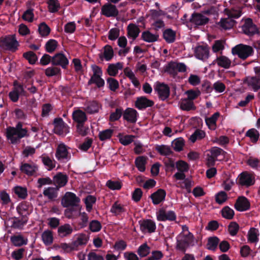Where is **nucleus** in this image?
<instances>
[{
  "mask_svg": "<svg viewBox=\"0 0 260 260\" xmlns=\"http://www.w3.org/2000/svg\"><path fill=\"white\" fill-rule=\"evenodd\" d=\"M28 136V131L22 127L21 122H18L15 127L9 126L7 128L6 137L12 144L18 143L21 139Z\"/></svg>",
  "mask_w": 260,
  "mask_h": 260,
  "instance_id": "f257e3e1",
  "label": "nucleus"
},
{
  "mask_svg": "<svg viewBox=\"0 0 260 260\" xmlns=\"http://www.w3.org/2000/svg\"><path fill=\"white\" fill-rule=\"evenodd\" d=\"M231 52L233 55L237 56L240 59L245 60L253 55L254 50L249 45L239 44L232 48Z\"/></svg>",
  "mask_w": 260,
  "mask_h": 260,
  "instance_id": "f03ea898",
  "label": "nucleus"
},
{
  "mask_svg": "<svg viewBox=\"0 0 260 260\" xmlns=\"http://www.w3.org/2000/svg\"><path fill=\"white\" fill-rule=\"evenodd\" d=\"M207 154V165L208 167H213L217 160H221L225 156L226 152L222 149L217 147H212L209 150Z\"/></svg>",
  "mask_w": 260,
  "mask_h": 260,
  "instance_id": "7ed1b4c3",
  "label": "nucleus"
},
{
  "mask_svg": "<svg viewBox=\"0 0 260 260\" xmlns=\"http://www.w3.org/2000/svg\"><path fill=\"white\" fill-rule=\"evenodd\" d=\"M19 45L15 35H7L0 38V47L4 50L15 52L18 50Z\"/></svg>",
  "mask_w": 260,
  "mask_h": 260,
  "instance_id": "20e7f679",
  "label": "nucleus"
},
{
  "mask_svg": "<svg viewBox=\"0 0 260 260\" xmlns=\"http://www.w3.org/2000/svg\"><path fill=\"white\" fill-rule=\"evenodd\" d=\"M186 71V66L182 62L177 63L170 61L165 68V72L173 77L177 76L178 72L184 73Z\"/></svg>",
  "mask_w": 260,
  "mask_h": 260,
  "instance_id": "39448f33",
  "label": "nucleus"
},
{
  "mask_svg": "<svg viewBox=\"0 0 260 260\" xmlns=\"http://www.w3.org/2000/svg\"><path fill=\"white\" fill-rule=\"evenodd\" d=\"M193 235L188 232L187 234L183 235L182 239L177 240L176 248L183 253H185L188 247L190 245H193Z\"/></svg>",
  "mask_w": 260,
  "mask_h": 260,
  "instance_id": "423d86ee",
  "label": "nucleus"
},
{
  "mask_svg": "<svg viewBox=\"0 0 260 260\" xmlns=\"http://www.w3.org/2000/svg\"><path fill=\"white\" fill-rule=\"evenodd\" d=\"M55 157L61 162H67L70 160L71 154L68 150V147L64 144L60 143L57 146Z\"/></svg>",
  "mask_w": 260,
  "mask_h": 260,
  "instance_id": "0eeeda50",
  "label": "nucleus"
},
{
  "mask_svg": "<svg viewBox=\"0 0 260 260\" xmlns=\"http://www.w3.org/2000/svg\"><path fill=\"white\" fill-rule=\"evenodd\" d=\"M54 133L58 135H64L69 133L70 127L61 118H56L54 119Z\"/></svg>",
  "mask_w": 260,
  "mask_h": 260,
  "instance_id": "6e6552de",
  "label": "nucleus"
},
{
  "mask_svg": "<svg viewBox=\"0 0 260 260\" xmlns=\"http://www.w3.org/2000/svg\"><path fill=\"white\" fill-rule=\"evenodd\" d=\"M209 21V18L204 16L203 14L194 12L189 19V22L193 25L194 27L199 26H204Z\"/></svg>",
  "mask_w": 260,
  "mask_h": 260,
  "instance_id": "1a4fd4ad",
  "label": "nucleus"
},
{
  "mask_svg": "<svg viewBox=\"0 0 260 260\" xmlns=\"http://www.w3.org/2000/svg\"><path fill=\"white\" fill-rule=\"evenodd\" d=\"M176 213L172 210L167 212L164 209L161 208L156 212V218L159 221H174L176 220Z\"/></svg>",
  "mask_w": 260,
  "mask_h": 260,
  "instance_id": "9d476101",
  "label": "nucleus"
},
{
  "mask_svg": "<svg viewBox=\"0 0 260 260\" xmlns=\"http://www.w3.org/2000/svg\"><path fill=\"white\" fill-rule=\"evenodd\" d=\"M242 31L243 33L249 37L258 34L257 26L253 23L251 18L245 20L244 24L242 26Z\"/></svg>",
  "mask_w": 260,
  "mask_h": 260,
  "instance_id": "9b49d317",
  "label": "nucleus"
},
{
  "mask_svg": "<svg viewBox=\"0 0 260 260\" xmlns=\"http://www.w3.org/2000/svg\"><path fill=\"white\" fill-rule=\"evenodd\" d=\"M80 201V199L74 193L67 192L62 200L61 204L64 207L78 206Z\"/></svg>",
  "mask_w": 260,
  "mask_h": 260,
  "instance_id": "f8f14e48",
  "label": "nucleus"
},
{
  "mask_svg": "<svg viewBox=\"0 0 260 260\" xmlns=\"http://www.w3.org/2000/svg\"><path fill=\"white\" fill-rule=\"evenodd\" d=\"M154 90L157 93L159 99L162 101H165L170 96V87L164 83L158 82L154 88Z\"/></svg>",
  "mask_w": 260,
  "mask_h": 260,
  "instance_id": "ddd939ff",
  "label": "nucleus"
},
{
  "mask_svg": "<svg viewBox=\"0 0 260 260\" xmlns=\"http://www.w3.org/2000/svg\"><path fill=\"white\" fill-rule=\"evenodd\" d=\"M118 13L119 12L116 7L111 3H108L105 4L101 8V15L107 17H115L118 15Z\"/></svg>",
  "mask_w": 260,
  "mask_h": 260,
  "instance_id": "4468645a",
  "label": "nucleus"
},
{
  "mask_svg": "<svg viewBox=\"0 0 260 260\" xmlns=\"http://www.w3.org/2000/svg\"><path fill=\"white\" fill-rule=\"evenodd\" d=\"M52 59L53 66H59L63 69H66L69 63L68 59L62 53H56L52 56Z\"/></svg>",
  "mask_w": 260,
  "mask_h": 260,
  "instance_id": "2eb2a0df",
  "label": "nucleus"
},
{
  "mask_svg": "<svg viewBox=\"0 0 260 260\" xmlns=\"http://www.w3.org/2000/svg\"><path fill=\"white\" fill-rule=\"evenodd\" d=\"M140 226V230L143 233L147 232L149 233H152L155 232L156 226L155 222L149 219H143L139 221Z\"/></svg>",
  "mask_w": 260,
  "mask_h": 260,
  "instance_id": "dca6fc26",
  "label": "nucleus"
},
{
  "mask_svg": "<svg viewBox=\"0 0 260 260\" xmlns=\"http://www.w3.org/2000/svg\"><path fill=\"white\" fill-rule=\"evenodd\" d=\"M234 207L236 210L240 212L249 210L250 208V203L247 198L241 196L236 200Z\"/></svg>",
  "mask_w": 260,
  "mask_h": 260,
  "instance_id": "f3484780",
  "label": "nucleus"
},
{
  "mask_svg": "<svg viewBox=\"0 0 260 260\" xmlns=\"http://www.w3.org/2000/svg\"><path fill=\"white\" fill-rule=\"evenodd\" d=\"M166 197V191L164 189L159 188L152 193L149 197L153 204L157 205L164 202Z\"/></svg>",
  "mask_w": 260,
  "mask_h": 260,
  "instance_id": "a211bd4d",
  "label": "nucleus"
},
{
  "mask_svg": "<svg viewBox=\"0 0 260 260\" xmlns=\"http://www.w3.org/2000/svg\"><path fill=\"white\" fill-rule=\"evenodd\" d=\"M139 115L138 112L134 109L127 108L123 112V119L130 123H135Z\"/></svg>",
  "mask_w": 260,
  "mask_h": 260,
  "instance_id": "6ab92c4d",
  "label": "nucleus"
},
{
  "mask_svg": "<svg viewBox=\"0 0 260 260\" xmlns=\"http://www.w3.org/2000/svg\"><path fill=\"white\" fill-rule=\"evenodd\" d=\"M68 179V176L66 174L58 172L53 177L52 183L55 185L57 189H59L67 184Z\"/></svg>",
  "mask_w": 260,
  "mask_h": 260,
  "instance_id": "aec40b11",
  "label": "nucleus"
},
{
  "mask_svg": "<svg viewBox=\"0 0 260 260\" xmlns=\"http://www.w3.org/2000/svg\"><path fill=\"white\" fill-rule=\"evenodd\" d=\"M154 104L153 101L147 99L146 96H142L137 98L135 106L139 110H143L148 107H152Z\"/></svg>",
  "mask_w": 260,
  "mask_h": 260,
  "instance_id": "412c9836",
  "label": "nucleus"
},
{
  "mask_svg": "<svg viewBox=\"0 0 260 260\" xmlns=\"http://www.w3.org/2000/svg\"><path fill=\"white\" fill-rule=\"evenodd\" d=\"M239 183L247 187L251 186L254 184L255 180L250 174L247 172L241 173L239 176Z\"/></svg>",
  "mask_w": 260,
  "mask_h": 260,
  "instance_id": "4be33fe9",
  "label": "nucleus"
},
{
  "mask_svg": "<svg viewBox=\"0 0 260 260\" xmlns=\"http://www.w3.org/2000/svg\"><path fill=\"white\" fill-rule=\"evenodd\" d=\"M195 56L202 60L209 57V50L207 46L200 45L196 47L194 50Z\"/></svg>",
  "mask_w": 260,
  "mask_h": 260,
  "instance_id": "5701e85b",
  "label": "nucleus"
},
{
  "mask_svg": "<svg viewBox=\"0 0 260 260\" xmlns=\"http://www.w3.org/2000/svg\"><path fill=\"white\" fill-rule=\"evenodd\" d=\"M72 118L74 121L77 123V124L85 123L87 120L86 113L80 109H77L73 111Z\"/></svg>",
  "mask_w": 260,
  "mask_h": 260,
  "instance_id": "b1692460",
  "label": "nucleus"
},
{
  "mask_svg": "<svg viewBox=\"0 0 260 260\" xmlns=\"http://www.w3.org/2000/svg\"><path fill=\"white\" fill-rule=\"evenodd\" d=\"M38 169L37 166L34 163H23L20 166L21 171L28 176H32Z\"/></svg>",
  "mask_w": 260,
  "mask_h": 260,
  "instance_id": "393cba45",
  "label": "nucleus"
},
{
  "mask_svg": "<svg viewBox=\"0 0 260 260\" xmlns=\"http://www.w3.org/2000/svg\"><path fill=\"white\" fill-rule=\"evenodd\" d=\"M21 218L14 217L12 219L14 220L12 222V227L14 229L21 230L23 226L27 223L28 218L27 215H21Z\"/></svg>",
  "mask_w": 260,
  "mask_h": 260,
  "instance_id": "a878e982",
  "label": "nucleus"
},
{
  "mask_svg": "<svg viewBox=\"0 0 260 260\" xmlns=\"http://www.w3.org/2000/svg\"><path fill=\"white\" fill-rule=\"evenodd\" d=\"M99 56L101 61H103L104 59L108 61L111 60L114 56V51L112 47L109 45H106L104 47L103 53H100Z\"/></svg>",
  "mask_w": 260,
  "mask_h": 260,
  "instance_id": "bb28decb",
  "label": "nucleus"
},
{
  "mask_svg": "<svg viewBox=\"0 0 260 260\" xmlns=\"http://www.w3.org/2000/svg\"><path fill=\"white\" fill-rule=\"evenodd\" d=\"M127 37L134 41L138 37L140 29L139 27L134 23H130L127 27Z\"/></svg>",
  "mask_w": 260,
  "mask_h": 260,
  "instance_id": "cd10ccee",
  "label": "nucleus"
},
{
  "mask_svg": "<svg viewBox=\"0 0 260 260\" xmlns=\"http://www.w3.org/2000/svg\"><path fill=\"white\" fill-rule=\"evenodd\" d=\"M162 37L167 43L171 44L176 40V32L171 28H167L164 30Z\"/></svg>",
  "mask_w": 260,
  "mask_h": 260,
  "instance_id": "c85d7f7f",
  "label": "nucleus"
},
{
  "mask_svg": "<svg viewBox=\"0 0 260 260\" xmlns=\"http://www.w3.org/2000/svg\"><path fill=\"white\" fill-rule=\"evenodd\" d=\"M244 83L251 86L254 91H257L260 88V79L256 77H246L244 80Z\"/></svg>",
  "mask_w": 260,
  "mask_h": 260,
  "instance_id": "c756f323",
  "label": "nucleus"
},
{
  "mask_svg": "<svg viewBox=\"0 0 260 260\" xmlns=\"http://www.w3.org/2000/svg\"><path fill=\"white\" fill-rule=\"evenodd\" d=\"M159 35L153 34L148 30L144 31L142 33L141 39L146 42L152 43L158 40Z\"/></svg>",
  "mask_w": 260,
  "mask_h": 260,
  "instance_id": "7c9ffc66",
  "label": "nucleus"
},
{
  "mask_svg": "<svg viewBox=\"0 0 260 260\" xmlns=\"http://www.w3.org/2000/svg\"><path fill=\"white\" fill-rule=\"evenodd\" d=\"M100 107V105L98 102L92 101L87 103L85 110L87 113L92 114L98 112Z\"/></svg>",
  "mask_w": 260,
  "mask_h": 260,
  "instance_id": "2f4dec72",
  "label": "nucleus"
},
{
  "mask_svg": "<svg viewBox=\"0 0 260 260\" xmlns=\"http://www.w3.org/2000/svg\"><path fill=\"white\" fill-rule=\"evenodd\" d=\"M73 228L68 223L61 225L58 228V235L61 237H67L72 234Z\"/></svg>",
  "mask_w": 260,
  "mask_h": 260,
  "instance_id": "473e14b6",
  "label": "nucleus"
},
{
  "mask_svg": "<svg viewBox=\"0 0 260 260\" xmlns=\"http://www.w3.org/2000/svg\"><path fill=\"white\" fill-rule=\"evenodd\" d=\"M123 68L122 63L118 62L115 64H110L107 68L108 74L111 76H115L118 72V70H121Z\"/></svg>",
  "mask_w": 260,
  "mask_h": 260,
  "instance_id": "72a5a7b5",
  "label": "nucleus"
},
{
  "mask_svg": "<svg viewBox=\"0 0 260 260\" xmlns=\"http://www.w3.org/2000/svg\"><path fill=\"white\" fill-rule=\"evenodd\" d=\"M214 61H216L218 66L224 69H229L231 64L230 59L225 56H220L217 57Z\"/></svg>",
  "mask_w": 260,
  "mask_h": 260,
  "instance_id": "f704fd0d",
  "label": "nucleus"
},
{
  "mask_svg": "<svg viewBox=\"0 0 260 260\" xmlns=\"http://www.w3.org/2000/svg\"><path fill=\"white\" fill-rule=\"evenodd\" d=\"M12 243L16 246H21L26 245L27 239L24 238L21 235H14L11 237Z\"/></svg>",
  "mask_w": 260,
  "mask_h": 260,
  "instance_id": "c9c22d12",
  "label": "nucleus"
},
{
  "mask_svg": "<svg viewBox=\"0 0 260 260\" xmlns=\"http://www.w3.org/2000/svg\"><path fill=\"white\" fill-rule=\"evenodd\" d=\"M258 230L254 228H251L247 234V239L250 243H256L258 241Z\"/></svg>",
  "mask_w": 260,
  "mask_h": 260,
  "instance_id": "e433bc0d",
  "label": "nucleus"
},
{
  "mask_svg": "<svg viewBox=\"0 0 260 260\" xmlns=\"http://www.w3.org/2000/svg\"><path fill=\"white\" fill-rule=\"evenodd\" d=\"M101 76L92 75L87 82L88 85L95 84L98 88L103 87L105 85V81L101 78Z\"/></svg>",
  "mask_w": 260,
  "mask_h": 260,
  "instance_id": "4c0bfd02",
  "label": "nucleus"
},
{
  "mask_svg": "<svg viewBox=\"0 0 260 260\" xmlns=\"http://www.w3.org/2000/svg\"><path fill=\"white\" fill-rule=\"evenodd\" d=\"M42 162L48 170L50 171L55 167V161L52 160L48 156L43 154L40 156Z\"/></svg>",
  "mask_w": 260,
  "mask_h": 260,
  "instance_id": "58836bf2",
  "label": "nucleus"
},
{
  "mask_svg": "<svg viewBox=\"0 0 260 260\" xmlns=\"http://www.w3.org/2000/svg\"><path fill=\"white\" fill-rule=\"evenodd\" d=\"M147 157L144 156L137 157L135 161V165L140 172H144L145 170V165Z\"/></svg>",
  "mask_w": 260,
  "mask_h": 260,
  "instance_id": "ea45409f",
  "label": "nucleus"
},
{
  "mask_svg": "<svg viewBox=\"0 0 260 260\" xmlns=\"http://www.w3.org/2000/svg\"><path fill=\"white\" fill-rule=\"evenodd\" d=\"M235 21L229 18H222L218 24L223 29L227 30L232 28Z\"/></svg>",
  "mask_w": 260,
  "mask_h": 260,
  "instance_id": "a19ab883",
  "label": "nucleus"
},
{
  "mask_svg": "<svg viewBox=\"0 0 260 260\" xmlns=\"http://www.w3.org/2000/svg\"><path fill=\"white\" fill-rule=\"evenodd\" d=\"M42 238L44 243L46 245H51L53 241L52 232L50 230L45 231L42 235Z\"/></svg>",
  "mask_w": 260,
  "mask_h": 260,
  "instance_id": "79ce46f5",
  "label": "nucleus"
},
{
  "mask_svg": "<svg viewBox=\"0 0 260 260\" xmlns=\"http://www.w3.org/2000/svg\"><path fill=\"white\" fill-rule=\"evenodd\" d=\"M219 242V239L217 237H211L208 238L207 248L210 250L215 251Z\"/></svg>",
  "mask_w": 260,
  "mask_h": 260,
  "instance_id": "37998d69",
  "label": "nucleus"
},
{
  "mask_svg": "<svg viewBox=\"0 0 260 260\" xmlns=\"http://www.w3.org/2000/svg\"><path fill=\"white\" fill-rule=\"evenodd\" d=\"M181 109L184 111H189L191 110H195L196 107L192 101L184 99L180 104Z\"/></svg>",
  "mask_w": 260,
  "mask_h": 260,
  "instance_id": "c03bdc74",
  "label": "nucleus"
},
{
  "mask_svg": "<svg viewBox=\"0 0 260 260\" xmlns=\"http://www.w3.org/2000/svg\"><path fill=\"white\" fill-rule=\"evenodd\" d=\"M110 212L115 215H118L122 213L125 212V209L123 206L118 204L117 202H115L112 206Z\"/></svg>",
  "mask_w": 260,
  "mask_h": 260,
  "instance_id": "a18cd8bd",
  "label": "nucleus"
},
{
  "mask_svg": "<svg viewBox=\"0 0 260 260\" xmlns=\"http://www.w3.org/2000/svg\"><path fill=\"white\" fill-rule=\"evenodd\" d=\"M23 57L27 60L30 64H34L38 60V57L36 53L31 51L24 52Z\"/></svg>",
  "mask_w": 260,
  "mask_h": 260,
  "instance_id": "49530a36",
  "label": "nucleus"
},
{
  "mask_svg": "<svg viewBox=\"0 0 260 260\" xmlns=\"http://www.w3.org/2000/svg\"><path fill=\"white\" fill-rule=\"evenodd\" d=\"M59 189H57L56 187H49L46 188L44 191L43 194L45 197H48V198L50 200H52L54 198H56L57 196V190Z\"/></svg>",
  "mask_w": 260,
  "mask_h": 260,
  "instance_id": "de8ad7c7",
  "label": "nucleus"
},
{
  "mask_svg": "<svg viewBox=\"0 0 260 260\" xmlns=\"http://www.w3.org/2000/svg\"><path fill=\"white\" fill-rule=\"evenodd\" d=\"M58 42L54 39L49 40L45 44L46 51L50 53L53 52L58 46Z\"/></svg>",
  "mask_w": 260,
  "mask_h": 260,
  "instance_id": "09e8293b",
  "label": "nucleus"
},
{
  "mask_svg": "<svg viewBox=\"0 0 260 260\" xmlns=\"http://www.w3.org/2000/svg\"><path fill=\"white\" fill-rule=\"evenodd\" d=\"M47 4L48 10L50 13H56L60 8V5L58 0H49Z\"/></svg>",
  "mask_w": 260,
  "mask_h": 260,
  "instance_id": "8fccbe9b",
  "label": "nucleus"
},
{
  "mask_svg": "<svg viewBox=\"0 0 260 260\" xmlns=\"http://www.w3.org/2000/svg\"><path fill=\"white\" fill-rule=\"evenodd\" d=\"M114 131L111 128H108L100 132L99 134V139L104 141L108 139H110L112 137Z\"/></svg>",
  "mask_w": 260,
  "mask_h": 260,
  "instance_id": "3c124183",
  "label": "nucleus"
},
{
  "mask_svg": "<svg viewBox=\"0 0 260 260\" xmlns=\"http://www.w3.org/2000/svg\"><path fill=\"white\" fill-rule=\"evenodd\" d=\"M206 136L205 133L201 129H197L190 136L189 140L192 143H194L197 140H201Z\"/></svg>",
  "mask_w": 260,
  "mask_h": 260,
  "instance_id": "603ef678",
  "label": "nucleus"
},
{
  "mask_svg": "<svg viewBox=\"0 0 260 260\" xmlns=\"http://www.w3.org/2000/svg\"><path fill=\"white\" fill-rule=\"evenodd\" d=\"M156 150L161 155L168 156L173 153L170 147L167 145H157Z\"/></svg>",
  "mask_w": 260,
  "mask_h": 260,
  "instance_id": "864d4df0",
  "label": "nucleus"
},
{
  "mask_svg": "<svg viewBox=\"0 0 260 260\" xmlns=\"http://www.w3.org/2000/svg\"><path fill=\"white\" fill-rule=\"evenodd\" d=\"M173 149L177 152L181 151L184 145V140L182 138L175 139L172 143Z\"/></svg>",
  "mask_w": 260,
  "mask_h": 260,
  "instance_id": "5fc2aeb1",
  "label": "nucleus"
},
{
  "mask_svg": "<svg viewBox=\"0 0 260 260\" xmlns=\"http://www.w3.org/2000/svg\"><path fill=\"white\" fill-rule=\"evenodd\" d=\"M38 31L42 37H45L49 35L51 29L46 23L43 22L39 25Z\"/></svg>",
  "mask_w": 260,
  "mask_h": 260,
  "instance_id": "6e6d98bb",
  "label": "nucleus"
},
{
  "mask_svg": "<svg viewBox=\"0 0 260 260\" xmlns=\"http://www.w3.org/2000/svg\"><path fill=\"white\" fill-rule=\"evenodd\" d=\"M221 212L222 217L227 219H233L235 215L234 211L229 206L224 207Z\"/></svg>",
  "mask_w": 260,
  "mask_h": 260,
  "instance_id": "4d7b16f0",
  "label": "nucleus"
},
{
  "mask_svg": "<svg viewBox=\"0 0 260 260\" xmlns=\"http://www.w3.org/2000/svg\"><path fill=\"white\" fill-rule=\"evenodd\" d=\"M245 136L250 138L253 143H256L259 139V133L256 129L251 128L247 131Z\"/></svg>",
  "mask_w": 260,
  "mask_h": 260,
  "instance_id": "13d9d810",
  "label": "nucleus"
},
{
  "mask_svg": "<svg viewBox=\"0 0 260 260\" xmlns=\"http://www.w3.org/2000/svg\"><path fill=\"white\" fill-rule=\"evenodd\" d=\"M150 248L147 243L140 245L138 249L137 253L142 257L147 256L150 253Z\"/></svg>",
  "mask_w": 260,
  "mask_h": 260,
  "instance_id": "bf43d9fd",
  "label": "nucleus"
},
{
  "mask_svg": "<svg viewBox=\"0 0 260 260\" xmlns=\"http://www.w3.org/2000/svg\"><path fill=\"white\" fill-rule=\"evenodd\" d=\"M45 75L47 77H52L61 74V70L56 67H50L47 68L45 71Z\"/></svg>",
  "mask_w": 260,
  "mask_h": 260,
  "instance_id": "052dcab7",
  "label": "nucleus"
},
{
  "mask_svg": "<svg viewBox=\"0 0 260 260\" xmlns=\"http://www.w3.org/2000/svg\"><path fill=\"white\" fill-rule=\"evenodd\" d=\"M22 18L25 21L32 22L34 18V9L31 8L27 9L24 12Z\"/></svg>",
  "mask_w": 260,
  "mask_h": 260,
  "instance_id": "680f3d73",
  "label": "nucleus"
},
{
  "mask_svg": "<svg viewBox=\"0 0 260 260\" xmlns=\"http://www.w3.org/2000/svg\"><path fill=\"white\" fill-rule=\"evenodd\" d=\"M185 93L187 95V98L186 99L190 101H192L200 95L201 91L199 89H189L186 91Z\"/></svg>",
  "mask_w": 260,
  "mask_h": 260,
  "instance_id": "e2e57ef3",
  "label": "nucleus"
},
{
  "mask_svg": "<svg viewBox=\"0 0 260 260\" xmlns=\"http://www.w3.org/2000/svg\"><path fill=\"white\" fill-rule=\"evenodd\" d=\"M14 191L19 198L24 199L27 196V189L25 187L16 186L14 188Z\"/></svg>",
  "mask_w": 260,
  "mask_h": 260,
  "instance_id": "0e129e2a",
  "label": "nucleus"
},
{
  "mask_svg": "<svg viewBox=\"0 0 260 260\" xmlns=\"http://www.w3.org/2000/svg\"><path fill=\"white\" fill-rule=\"evenodd\" d=\"M123 116V110L121 108H117L115 110V112H112L110 114L109 120L111 121L114 122L119 119V118Z\"/></svg>",
  "mask_w": 260,
  "mask_h": 260,
  "instance_id": "69168bd1",
  "label": "nucleus"
},
{
  "mask_svg": "<svg viewBox=\"0 0 260 260\" xmlns=\"http://www.w3.org/2000/svg\"><path fill=\"white\" fill-rule=\"evenodd\" d=\"M85 123L76 125V131L78 134L83 137L86 136L89 133V127L85 125Z\"/></svg>",
  "mask_w": 260,
  "mask_h": 260,
  "instance_id": "338daca9",
  "label": "nucleus"
},
{
  "mask_svg": "<svg viewBox=\"0 0 260 260\" xmlns=\"http://www.w3.org/2000/svg\"><path fill=\"white\" fill-rule=\"evenodd\" d=\"M239 230V224L235 221L231 222L228 226V231L231 236H235Z\"/></svg>",
  "mask_w": 260,
  "mask_h": 260,
  "instance_id": "774afa93",
  "label": "nucleus"
}]
</instances>
